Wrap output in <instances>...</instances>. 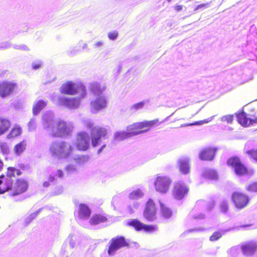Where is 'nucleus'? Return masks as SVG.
Here are the masks:
<instances>
[{"label": "nucleus", "mask_w": 257, "mask_h": 257, "mask_svg": "<svg viewBox=\"0 0 257 257\" xmlns=\"http://www.w3.org/2000/svg\"><path fill=\"white\" fill-rule=\"evenodd\" d=\"M49 151L53 157L66 159L72 154L73 148L66 142H55L51 145Z\"/></svg>", "instance_id": "obj_1"}, {"label": "nucleus", "mask_w": 257, "mask_h": 257, "mask_svg": "<svg viewBox=\"0 0 257 257\" xmlns=\"http://www.w3.org/2000/svg\"><path fill=\"white\" fill-rule=\"evenodd\" d=\"M162 121L158 118L151 120H144L137 122L127 126V131H130L132 137L149 131L152 128L159 125Z\"/></svg>", "instance_id": "obj_2"}, {"label": "nucleus", "mask_w": 257, "mask_h": 257, "mask_svg": "<svg viewBox=\"0 0 257 257\" xmlns=\"http://www.w3.org/2000/svg\"><path fill=\"white\" fill-rule=\"evenodd\" d=\"M226 164L237 176H251L254 174V171L249 170L240 158L236 156L229 158L226 161Z\"/></svg>", "instance_id": "obj_3"}, {"label": "nucleus", "mask_w": 257, "mask_h": 257, "mask_svg": "<svg viewBox=\"0 0 257 257\" xmlns=\"http://www.w3.org/2000/svg\"><path fill=\"white\" fill-rule=\"evenodd\" d=\"M100 86L95 83L91 85L90 90L94 95L98 96L90 102V108L92 111L94 112L98 111L106 107L107 105V100L103 95H100L103 91Z\"/></svg>", "instance_id": "obj_4"}, {"label": "nucleus", "mask_w": 257, "mask_h": 257, "mask_svg": "<svg viewBox=\"0 0 257 257\" xmlns=\"http://www.w3.org/2000/svg\"><path fill=\"white\" fill-rule=\"evenodd\" d=\"M231 200L236 209L241 210L249 205L250 202V198L248 195L243 192L234 191L231 194Z\"/></svg>", "instance_id": "obj_5"}, {"label": "nucleus", "mask_w": 257, "mask_h": 257, "mask_svg": "<svg viewBox=\"0 0 257 257\" xmlns=\"http://www.w3.org/2000/svg\"><path fill=\"white\" fill-rule=\"evenodd\" d=\"M130 246L128 240L123 236H117L112 238L110 241L107 250V253L109 255L114 254L117 250L124 247Z\"/></svg>", "instance_id": "obj_6"}, {"label": "nucleus", "mask_w": 257, "mask_h": 257, "mask_svg": "<svg viewBox=\"0 0 257 257\" xmlns=\"http://www.w3.org/2000/svg\"><path fill=\"white\" fill-rule=\"evenodd\" d=\"M172 183V179L166 176H158L154 181V186L156 191L161 194L168 192Z\"/></svg>", "instance_id": "obj_7"}, {"label": "nucleus", "mask_w": 257, "mask_h": 257, "mask_svg": "<svg viewBox=\"0 0 257 257\" xmlns=\"http://www.w3.org/2000/svg\"><path fill=\"white\" fill-rule=\"evenodd\" d=\"M70 130L66 122L59 120L54 124L52 127V135L55 138H65L70 135Z\"/></svg>", "instance_id": "obj_8"}, {"label": "nucleus", "mask_w": 257, "mask_h": 257, "mask_svg": "<svg viewBox=\"0 0 257 257\" xmlns=\"http://www.w3.org/2000/svg\"><path fill=\"white\" fill-rule=\"evenodd\" d=\"M77 150L80 152L86 151L89 148V136L84 132L77 134L75 142Z\"/></svg>", "instance_id": "obj_9"}, {"label": "nucleus", "mask_w": 257, "mask_h": 257, "mask_svg": "<svg viewBox=\"0 0 257 257\" xmlns=\"http://www.w3.org/2000/svg\"><path fill=\"white\" fill-rule=\"evenodd\" d=\"M189 192V187L180 181L175 183L172 191V195L176 200H181L186 197Z\"/></svg>", "instance_id": "obj_10"}, {"label": "nucleus", "mask_w": 257, "mask_h": 257, "mask_svg": "<svg viewBox=\"0 0 257 257\" xmlns=\"http://www.w3.org/2000/svg\"><path fill=\"white\" fill-rule=\"evenodd\" d=\"M235 115L237 122L244 127L257 123L256 116L248 115L243 110L238 112Z\"/></svg>", "instance_id": "obj_11"}, {"label": "nucleus", "mask_w": 257, "mask_h": 257, "mask_svg": "<svg viewBox=\"0 0 257 257\" xmlns=\"http://www.w3.org/2000/svg\"><path fill=\"white\" fill-rule=\"evenodd\" d=\"M28 188V182L23 179H18L16 180L14 185H13L12 192L9 195L11 197L16 196H19L25 192Z\"/></svg>", "instance_id": "obj_12"}, {"label": "nucleus", "mask_w": 257, "mask_h": 257, "mask_svg": "<svg viewBox=\"0 0 257 257\" xmlns=\"http://www.w3.org/2000/svg\"><path fill=\"white\" fill-rule=\"evenodd\" d=\"M91 145L93 147H97L101 138H104L107 134V130L103 127H96L93 128L91 132Z\"/></svg>", "instance_id": "obj_13"}, {"label": "nucleus", "mask_w": 257, "mask_h": 257, "mask_svg": "<svg viewBox=\"0 0 257 257\" xmlns=\"http://www.w3.org/2000/svg\"><path fill=\"white\" fill-rule=\"evenodd\" d=\"M156 207L153 200L149 199L147 201L145 210L143 212V216L148 221L152 222L156 219Z\"/></svg>", "instance_id": "obj_14"}, {"label": "nucleus", "mask_w": 257, "mask_h": 257, "mask_svg": "<svg viewBox=\"0 0 257 257\" xmlns=\"http://www.w3.org/2000/svg\"><path fill=\"white\" fill-rule=\"evenodd\" d=\"M18 88L16 83L10 81H2L0 82V96L2 98L6 97Z\"/></svg>", "instance_id": "obj_15"}, {"label": "nucleus", "mask_w": 257, "mask_h": 257, "mask_svg": "<svg viewBox=\"0 0 257 257\" xmlns=\"http://www.w3.org/2000/svg\"><path fill=\"white\" fill-rule=\"evenodd\" d=\"M14 184V179L10 176H0V194H3L12 189Z\"/></svg>", "instance_id": "obj_16"}, {"label": "nucleus", "mask_w": 257, "mask_h": 257, "mask_svg": "<svg viewBox=\"0 0 257 257\" xmlns=\"http://www.w3.org/2000/svg\"><path fill=\"white\" fill-rule=\"evenodd\" d=\"M217 149L215 147H207L202 150L199 154V158L202 161H210L214 159Z\"/></svg>", "instance_id": "obj_17"}, {"label": "nucleus", "mask_w": 257, "mask_h": 257, "mask_svg": "<svg viewBox=\"0 0 257 257\" xmlns=\"http://www.w3.org/2000/svg\"><path fill=\"white\" fill-rule=\"evenodd\" d=\"M240 248L244 255H252L257 250V244L254 241H248L242 244Z\"/></svg>", "instance_id": "obj_18"}, {"label": "nucleus", "mask_w": 257, "mask_h": 257, "mask_svg": "<svg viewBox=\"0 0 257 257\" xmlns=\"http://www.w3.org/2000/svg\"><path fill=\"white\" fill-rule=\"evenodd\" d=\"M60 91L61 94L66 95H73L77 93V89L75 84L71 82L64 83Z\"/></svg>", "instance_id": "obj_19"}, {"label": "nucleus", "mask_w": 257, "mask_h": 257, "mask_svg": "<svg viewBox=\"0 0 257 257\" xmlns=\"http://www.w3.org/2000/svg\"><path fill=\"white\" fill-rule=\"evenodd\" d=\"M91 214V210L88 206L80 204L79 206L78 217L81 219L88 218Z\"/></svg>", "instance_id": "obj_20"}, {"label": "nucleus", "mask_w": 257, "mask_h": 257, "mask_svg": "<svg viewBox=\"0 0 257 257\" xmlns=\"http://www.w3.org/2000/svg\"><path fill=\"white\" fill-rule=\"evenodd\" d=\"M178 167L179 171L185 175L190 172V166L189 161L185 159H180L178 161Z\"/></svg>", "instance_id": "obj_21"}, {"label": "nucleus", "mask_w": 257, "mask_h": 257, "mask_svg": "<svg viewBox=\"0 0 257 257\" xmlns=\"http://www.w3.org/2000/svg\"><path fill=\"white\" fill-rule=\"evenodd\" d=\"M11 122L7 118L0 117V136L7 133L11 126Z\"/></svg>", "instance_id": "obj_22"}, {"label": "nucleus", "mask_w": 257, "mask_h": 257, "mask_svg": "<svg viewBox=\"0 0 257 257\" xmlns=\"http://www.w3.org/2000/svg\"><path fill=\"white\" fill-rule=\"evenodd\" d=\"M106 216L101 214H95L91 217L89 223L92 225H97L101 223H104L107 221Z\"/></svg>", "instance_id": "obj_23"}, {"label": "nucleus", "mask_w": 257, "mask_h": 257, "mask_svg": "<svg viewBox=\"0 0 257 257\" xmlns=\"http://www.w3.org/2000/svg\"><path fill=\"white\" fill-rule=\"evenodd\" d=\"M145 223L142 222L137 219H134L127 223V225L134 228L136 231L143 230Z\"/></svg>", "instance_id": "obj_24"}, {"label": "nucleus", "mask_w": 257, "mask_h": 257, "mask_svg": "<svg viewBox=\"0 0 257 257\" xmlns=\"http://www.w3.org/2000/svg\"><path fill=\"white\" fill-rule=\"evenodd\" d=\"M27 145V144L26 141L23 140L20 142L15 146L14 149L15 153L16 154L20 155L26 150Z\"/></svg>", "instance_id": "obj_25"}, {"label": "nucleus", "mask_w": 257, "mask_h": 257, "mask_svg": "<svg viewBox=\"0 0 257 257\" xmlns=\"http://www.w3.org/2000/svg\"><path fill=\"white\" fill-rule=\"evenodd\" d=\"M132 137L130 131L116 132L114 135V140L116 141H122Z\"/></svg>", "instance_id": "obj_26"}, {"label": "nucleus", "mask_w": 257, "mask_h": 257, "mask_svg": "<svg viewBox=\"0 0 257 257\" xmlns=\"http://www.w3.org/2000/svg\"><path fill=\"white\" fill-rule=\"evenodd\" d=\"M22 131L21 128L18 126H14L11 130L9 134L7 135V138L13 139L20 136L22 134Z\"/></svg>", "instance_id": "obj_27"}, {"label": "nucleus", "mask_w": 257, "mask_h": 257, "mask_svg": "<svg viewBox=\"0 0 257 257\" xmlns=\"http://www.w3.org/2000/svg\"><path fill=\"white\" fill-rule=\"evenodd\" d=\"M46 106V102L41 100L38 101L33 106V113L35 115L38 114Z\"/></svg>", "instance_id": "obj_28"}, {"label": "nucleus", "mask_w": 257, "mask_h": 257, "mask_svg": "<svg viewBox=\"0 0 257 257\" xmlns=\"http://www.w3.org/2000/svg\"><path fill=\"white\" fill-rule=\"evenodd\" d=\"M205 179L208 180H216L218 178V175L215 170H209L206 171L204 174Z\"/></svg>", "instance_id": "obj_29"}, {"label": "nucleus", "mask_w": 257, "mask_h": 257, "mask_svg": "<svg viewBox=\"0 0 257 257\" xmlns=\"http://www.w3.org/2000/svg\"><path fill=\"white\" fill-rule=\"evenodd\" d=\"M22 174L21 171L14 167H9L8 168V171L7 174L10 176L11 178H14L16 177V175L20 176Z\"/></svg>", "instance_id": "obj_30"}, {"label": "nucleus", "mask_w": 257, "mask_h": 257, "mask_svg": "<svg viewBox=\"0 0 257 257\" xmlns=\"http://www.w3.org/2000/svg\"><path fill=\"white\" fill-rule=\"evenodd\" d=\"M158 229V227L157 225L145 224L143 230L147 233H151L157 231Z\"/></svg>", "instance_id": "obj_31"}, {"label": "nucleus", "mask_w": 257, "mask_h": 257, "mask_svg": "<svg viewBox=\"0 0 257 257\" xmlns=\"http://www.w3.org/2000/svg\"><path fill=\"white\" fill-rule=\"evenodd\" d=\"M250 160L257 162V149H251L246 151Z\"/></svg>", "instance_id": "obj_32"}, {"label": "nucleus", "mask_w": 257, "mask_h": 257, "mask_svg": "<svg viewBox=\"0 0 257 257\" xmlns=\"http://www.w3.org/2000/svg\"><path fill=\"white\" fill-rule=\"evenodd\" d=\"M214 116H211L207 119H205L204 120H201L199 121H197L194 122H193L190 124H186V126H189V125H202L205 123H208L210 122L213 118Z\"/></svg>", "instance_id": "obj_33"}, {"label": "nucleus", "mask_w": 257, "mask_h": 257, "mask_svg": "<svg viewBox=\"0 0 257 257\" xmlns=\"http://www.w3.org/2000/svg\"><path fill=\"white\" fill-rule=\"evenodd\" d=\"M161 212H162V215L165 218H170L172 216V211H171V210L169 208H168L166 207H164V206H162Z\"/></svg>", "instance_id": "obj_34"}, {"label": "nucleus", "mask_w": 257, "mask_h": 257, "mask_svg": "<svg viewBox=\"0 0 257 257\" xmlns=\"http://www.w3.org/2000/svg\"><path fill=\"white\" fill-rule=\"evenodd\" d=\"M246 191L249 192H257V182H253L248 185L246 188Z\"/></svg>", "instance_id": "obj_35"}, {"label": "nucleus", "mask_w": 257, "mask_h": 257, "mask_svg": "<svg viewBox=\"0 0 257 257\" xmlns=\"http://www.w3.org/2000/svg\"><path fill=\"white\" fill-rule=\"evenodd\" d=\"M234 116L233 114H228L221 117V121L231 123L233 121Z\"/></svg>", "instance_id": "obj_36"}, {"label": "nucleus", "mask_w": 257, "mask_h": 257, "mask_svg": "<svg viewBox=\"0 0 257 257\" xmlns=\"http://www.w3.org/2000/svg\"><path fill=\"white\" fill-rule=\"evenodd\" d=\"M222 236V234L218 231L214 232L210 237L209 239L211 241H215Z\"/></svg>", "instance_id": "obj_37"}, {"label": "nucleus", "mask_w": 257, "mask_h": 257, "mask_svg": "<svg viewBox=\"0 0 257 257\" xmlns=\"http://www.w3.org/2000/svg\"><path fill=\"white\" fill-rule=\"evenodd\" d=\"M118 36V32L116 31L110 32L108 33V37L110 40H114Z\"/></svg>", "instance_id": "obj_38"}, {"label": "nucleus", "mask_w": 257, "mask_h": 257, "mask_svg": "<svg viewBox=\"0 0 257 257\" xmlns=\"http://www.w3.org/2000/svg\"><path fill=\"white\" fill-rule=\"evenodd\" d=\"M220 210L223 212H226L229 209V206L227 203L222 202L220 205Z\"/></svg>", "instance_id": "obj_39"}, {"label": "nucleus", "mask_w": 257, "mask_h": 257, "mask_svg": "<svg viewBox=\"0 0 257 257\" xmlns=\"http://www.w3.org/2000/svg\"><path fill=\"white\" fill-rule=\"evenodd\" d=\"M0 148L2 153L4 154H7L8 153V147L7 145L5 143H0Z\"/></svg>", "instance_id": "obj_40"}, {"label": "nucleus", "mask_w": 257, "mask_h": 257, "mask_svg": "<svg viewBox=\"0 0 257 257\" xmlns=\"http://www.w3.org/2000/svg\"><path fill=\"white\" fill-rule=\"evenodd\" d=\"M145 103L143 101L139 102L133 105V108L136 110L142 108L144 106Z\"/></svg>", "instance_id": "obj_41"}, {"label": "nucleus", "mask_w": 257, "mask_h": 257, "mask_svg": "<svg viewBox=\"0 0 257 257\" xmlns=\"http://www.w3.org/2000/svg\"><path fill=\"white\" fill-rule=\"evenodd\" d=\"M75 99H69L66 98L64 100V102L67 105L70 106L71 104H73L75 101Z\"/></svg>", "instance_id": "obj_42"}, {"label": "nucleus", "mask_w": 257, "mask_h": 257, "mask_svg": "<svg viewBox=\"0 0 257 257\" xmlns=\"http://www.w3.org/2000/svg\"><path fill=\"white\" fill-rule=\"evenodd\" d=\"M54 180V177H50L49 178L48 181H45L43 183V186L45 187H47L49 186V182H52Z\"/></svg>", "instance_id": "obj_43"}, {"label": "nucleus", "mask_w": 257, "mask_h": 257, "mask_svg": "<svg viewBox=\"0 0 257 257\" xmlns=\"http://www.w3.org/2000/svg\"><path fill=\"white\" fill-rule=\"evenodd\" d=\"M42 66L41 62L39 63H33L32 64V68L33 69L36 70L39 69Z\"/></svg>", "instance_id": "obj_44"}, {"label": "nucleus", "mask_w": 257, "mask_h": 257, "mask_svg": "<svg viewBox=\"0 0 257 257\" xmlns=\"http://www.w3.org/2000/svg\"><path fill=\"white\" fill-rule=\"evenodd\" d=\"M65 169L69 173L75 171V168L73 166L71 165L67 166L65 168Z\"/></svg>", "instance_id": "obj_45"}, {"label": "nucleus", "mask_w": 257, "mask_h": 257, "mask_svg": "<svg viewBox=\"0 0 257 257\" xmlns=\"http://www.w3.org/2000/svg\"><path fill=\"white\" fill-rule=\"evenodd\" d=\"M175 9L177 11L179 12V11H180L182 10L183 7L182 6H181V5H178V6H176L175 7Z\"/></svg>", "instance_id": "obj_46"}, {"label": "nucleus", "mask_w": 257, "mask_h": 257, "mask_svg": "<svg viewBox=\"0 0 257 257\" xmlns=\"http://www.w3.org/2000/svg\"><path fill=\"white\" fill-rule=\"evenodd\" d=\"M57 174L59 177L61 178L63 176V172L62 170H59L57 171Z\"/></svg>", "instance_id": "obj_47"}, {"label": "nucleus", "mask_w": 257, "mask_h": 257, "mask_svg": "<svg viewBox=\"0 0 257 257\" xmlns=\"http://www.w3.org/2000/svg\"><path fill=\"white\" fill-rule=\"evenodd\" d=\"M207 6H208V4H201V5H198L196 9H198L199 8H203V7H206Z\"/></svg>", "instance_id": "obj_48"}, {"label": "nucleus", "mask_w": 257, "mask_h": 257, "mask_svg": "<svg viewBox=\"0 0 257 257\" xmlns=\"http://www.w3.org/2000/svg\"><path fill=\"white\" fill-rule=\"evenodd\" d=\"M105 147H106V145H102V146L101 147V148H100L99 149H98V151H97V153H98V154L100 153L101 152V151H102V150H103L104 148H105Z\"/></svg>", "instance_id": "obj_49"}, {"label": "nucleus", "mask_w": 257, "mask_h": 257, "mask_svg": "<svg viewBox=\"0 0 257 257\" xmlns=\"http://www.w3.org/2000/svg\"><path fill=\"white\" fill-rule=\"evenodd\" d=\"M103 43L101 41L97 42L95 43V46L96 47H100L102 45Z\"/></svg>", "instance_id": "obj_50"}, {"label": "nucleus", "mask_w": 257, "mask_h": 257, "mask_svg": "<svg viewBox=\"0 0 257 257\" xmlns=\"http://www.w3.org/2000/svg\"><path fill=\"white\" fill-rule=\"evenodd\" d=\"M140 194V191H134L132 193V195H133V196H137V195H139Z\"/></svg>", "instance_id": "obj_51"}, {"label": "nucleus", "mask_w": 257, "mask_h": 257, "mask_svg": "<svg viewBox=\"0 0 257 257\" xmlns=\"http://www.w3.org/2000/svg\"><path fill=\"white\" fill-rule=\"evenodd\" d=\"M86 127L89 128H91L93 127V124L92 123H87L86 124Z\"/></svg>", "instance_id": "obj_52"}, {"label": "nucleus", "mask_w": 257, "mask_h": 257, "mask_svg": "<svg viewBox=\"0 0 257 257\" xmlns=\"http://www.w3.org/2000/svg\"><path fill=\"white\" fill-rule=\"evenodd\" d=\"M250 225H243V227H247V226H249Z\"/></svg>", "instance_id": "obj_53"}, {"label": "nucleus", "mask_w": 257, "mask_h": 257, "mask_svg": "<svg viewBox=\"0 0 257 257\" xmlns=\"http://www.w3.org/2000/svg\"><path fill=\"white\" fill-rule=\"evenodd\" d=\"M168 2H170L172 0H167Z\"/></svg>", "instance_id": "obj_54"}]
</instances>
